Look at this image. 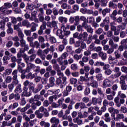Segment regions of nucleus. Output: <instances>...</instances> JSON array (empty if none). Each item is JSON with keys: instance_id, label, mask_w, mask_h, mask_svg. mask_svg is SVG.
I'll return each mask as SVG.
<instances>
[{"instance_id": "1", "label": "nucleus", "mask_w": 127, "mask_h": 127, "mask_svg": "<svg viewBox=\"0 0 127 127\" xmlns=\"http://www.w3.org/2000/svg\"><path fill=\"white\" fill-rule=\"evenodd\" d=\"M31 69H35V72H39L40 71V67L36 66L35 64L30 63L27 64V67L24 71L25 73H29Z\"/></svg>"}, {"instance_id": "2", "label": "nucleus", "mask_w": 127, "mask_h": 127, "mask_svg": "<svg viewBox=\"0 0 127 127\" xmlns=\"http://www.w3.org/2000/svg\"><path fill=\"white\" fill-rule=\"evenodd\" d=\"M10 55L11 53L8 51H6L5 52V56L3 57V62L4 65H7L8 64V60H10Z\"/></svg>"}, {"instance_id": "3", "label": "nucleus", "mask_w": 127, "mask_h": 127, "mask_svg": "<svg viewBox=\"0 0 127 127\" xmlns=\"http://www.w3.org/2000/svg\"><path fill=\"white\" fill-rule=\"evenodd\" d=\"M109 25L110 26L111 31L114 32V35H119L120 34V32L119 30H117V27H116V23L115 22H112L110 23Z\"/></svg>"}, {"instance_id": "4", "label": "nucleus", "mask_w": 127, "mask_h": 127, "mask_svg": "<svg viewBox=\"0 0 127 127\" xmlns=\"http://www.w3.org/2000/svg\"><path fill=\"white\" fill-rule=\"evenodd\" d=\"M50 122L51 124H52V126H58L60 120H59V118H57L55 117H53L51 118Z\"/></svg>"}, {"instance_id": "5", "label": "nucleus", "mask_w": 127, "mask_h": 127, "mask_svg": "<svg viewBox=\"0 0 127 127\" xmlns=\"http://www.w3.org/2000/svg\"><path fill=\"white\" fill-rule=\"evenodd\" d=\"M111 80L108 79H105L102 82V88H106L109 87H111Z\"/></svg>"}, {"instance_id": "6", "label": "nucleus", "mask_w": 127, "mask_h": 127, "mask_svg": "<svg viewBox=\"0 0 127 127\" xmlns=\"http://www.w3.org/2000/svg\"><path fill=\"white\" fill-rule=\"evenodd\" d=\"M28 88H23V92L21 94V97H30L31 96V92H28Z\"/></svg>"}, {"instance_id": "7", "label": "nucleus", "mask_w": 127, "mask_h": 127, "mask_svg": "<svg viewBox=\"0 0 127 127\" xmlns=\"http://www.w3.org/2000/svg\"><path fill=\"white\" fill-rule=\"evenodd\" d=\"M81 109H86L87 108V106H86V104H85L84 102H78L75 105V108L77 110L79 108Z\"/></svg>"}, {"instance_id": "8", "label": "nucleus", "mask_w": 127, "mask_h": 127, "mask_svg": "<svg viewBox=\"0 0 127 127\" xmlns=\"http://www.w3.org/2000/svg\"><path fill=\"white\" fill-rule=\"evenodd\" d=\"M112 116L113 118H114L115 121H121L122 119H124L125 117L124 116V114L122 113H118L116 114V117H115V114H112Z\"/></svg>"}, {"instance_id": "9", "label": "nucleus", "mask_w": 127, "mask_h": 127, "mask_svg": "<svg viewBox=\"0 0 127 127\" xmlns=\"http://www.w3.org/2000/svg\"><path fill=\"white\" fill-rule=\"evenodd\" d=\"M109 44L111 46V48H113L114 49H118L119 47V45L116 43H114V41L112 39H110L109 41Z\"/></svg>"}, {"instance_id": "10", "label": "nucleus", "mask_w": 127, "mask_h": 127, "mask_svg": "<svg viewBox=\"0 0 127 127\" xmlns=\"http://www.w3.org/2000/svg\"><path fill=\"white\" fill-rule=\"evenodd\" d=\"M21 26H26L27 28L31 27V24L27 20H24L22 22H20Z\"/></svg>"}, {"instance_id": "11", "label": "nucleus", "mask_w": 127, "mask_h": 127, "mask_svg": "<svg viewBox=\"0 0 127 127\" xmlns=\"http://www.w3.org/2000/svg\"><path fill=\"white\" fill-rule=\"evenodd\" d=\"M56 85L59 86L61 89H63L64 86L63 85V83L62 82V80L60 78H57L56 80Z\"/></svg>"}, {"instance_id": "12", "label": "nucleus", "mask_w": 127, "mask_h": 127, "mask_svg": "<svg viewBox=\"0 0 127 127\" xmlns=\"http://www.w3.org/2000/svg\"><path fill=\"white\" fill-rule=\"evenodd\" d=\"M46 37V39H48V37H49V39L50 41V42H51V43H52V44H53V43H56V38H55V37H53V36H51L50 35H46L45 36Z\"/></svg>"}, {"instance_id": "13", "label": "nucleus", "mask_w": 127, "mask_h": 127, "mask_svg": "<svg viewBox=\"0 0 127 127\" xmlns=\"http://www.w3.org/2000/svg\"><path fill=\"white\" fill-rule=\"evenodd\" d=\"M22 92V88H21V84H18L14 90V93L19 94Z\"/></svg>"}, {"instance_id": "14", "label": "nucleus", "mask_w": 127, "mask_h": 127, "mask_svg": "<svg viewBox=\"0 0 127 127\" xmlns=\"http://www.w3.org/2000/svg\"><path fill=\"white\" fill-rule=\"evenodd\" d=\"M49 88H50V87H54V85H55V78L53 77H51L49 78Z\"/></svg>"}, {"instance_id": "15", "label": "nucleus", "mask_w": 127, "mask_h": 127, "mask_svg": "<svg viewBox=\"0 0 127 127\" xmlns=\"http://www.w3.org/2000/svg\"><path fill=\"white\" fill-rule=\"evenodd\" d=\"M79 38L80 40L83 38V40H86L88 38V33L87 32H84L82 34H79Z\"/></svg>"}, {"instance_id": "16", "label": "nucleus", "mask_w": 127, "mask_h": 127, "mask_svg": "<svg viewBox=\"0 0 127 127\" xmlns=\"http://www.w3.org/2000/svg\"><path fill=\"white\" fill-rule=\"evenodd\" d=\"M58 20L61 23H63V22L64 23H67V22H68V18L63 16L59 17Z\"/></svg>"}, {"instance_id": "17", "label": "nucleus", "mask_w": 127, "mask_h": 127, "mask_svg": "<svg viewBox=\"0 0 127 127\" xmlns=\"http://www.w3.org/2000/svg\"><path fill=\"white\" fill-rule=\"evenodd\" d=\"M74 123L77 124L79 126H81V125H83V120L80 119L79 117H76L73 119Z\"/></svg>"}, {"instance_id": "18", "label": "nucleus", "mask_w": 127, "mask_h": 127, "mask_svg": "<svg viewBox=\"0 0 127 127\" xmlns=\"http://www.w3.org/2000/svg\"><path fill=\"white\" fill-rule=\"evenodd\" d=\"M98 55L102 60H106L107 59V53H104L103 51L99 52Z\"/></svg>"}, {"instance_id": "19", "label": "nucleus", "mask_w": 127, "mask_h": 127, "mask_svg": "<svg viewBox=\"0 0 127 127\" xmlns=\"http://www.w3.org/2000/svg\"><path fill=\"white\" fill-rule=\"evenodd\" d=\"M35 76H36V73L32 74V73L30 72L26 75V79L27 80H32L35 78Z\"/></svg>"}, {"instance_id": "20", "label": "nucleus", "mask_w": 127, "mask_h": 127, "mask_svg": "<svg viewBox=\"0 0 127 127\" xmlns=\"http://www.w3.org/2000/svg\"><path fill=\"white\" fill-rule=\"evenodd\" d=\"M40 125L41 127H50V123L49 122H46L45 121L43 120L40 122Z\"/></svg>"}, {"instance_id": "21", "label": "nucleus", "mask_w": 127, "mask_h": 127, "mask_svg": "<svg viewBox=\"0 0 127 127\" xmlns=\"http://www.w3.org/2000/svg\"><path fill=\"white\" fill-rule=\"evenodd\" d=\"M12 73V69L7 68L6 69L4 72L3 73V76H9Z\"/></svg>"}, {"instance_id": "22", "label": "nucleus", "mask_w": 127, "mask_h": 127, "mask_svg": "<svg viewBox=\"0 0 127 127\" xmlns=\"http://www.w3.org/2000/svg\"><path fill=\"white\" fill-rule=\"evenodd\" d=\"M30 24L31 25L30 31L32 32H34V31H36V27L38 26V24H35L34 22H32Z\"/></svg>"}, {"instance_id": "23", "label": "nucleus", "mask_w": 127, "mask_h": 127, "mask_svg": "<svg viewBox=\"0 0 127 127\" xmlns=\"http://www.w3.org/2000/svg\"><path fill=\"white\" fill-rule=\"evenodd\" d=\"M61 28L64 30V36H69L71 34V31L65 30V26L63 25L62 26Z\"/></svg>"}, {"instance_id": "24", "label": "nucleus", "mask_w": 127, "mask_h": 127, "mask_svg": "<svg viewBox=\"0 0 127 127\" xmlns=\"http://www.w3.org/2000/svg\"><path fill=\"white\" fill-rule=\"evenodd\" d=\"M22 57L24 58V60L26 64H29V56H27L26 54H23Z\"/></svg>"}, {"instance_id": "25", "label": "nucleus", "mask_w": 127, "mask_h": 127, "mask_svg": "<svg viewBox=\"0 0 127 127\" xmlns=\"http://www.w3.org/2000/svg\"><path fill=\"white\" fill-rule=\"evenodd\" d=\"M104 121L106 122V123H110L111 122V118L110 117V114L108 113H106L104 114Z\"/></svg>"}, {"instance_id": "26", "label": "nucleus", "mask_w": 127, "mask_h": 127, "mask_svg": "<svg viewBox=\"0 0 127 127\" xmlns=\"http://www.w3.org/2000/svg\"><path fill=\"white\" fill-rule=\"evenodd\" d=\"M56 35L60 38L63 39L64 38V35L62 34V31L61 30H58L57 31Z\"/></svg>"}, {"instance_id": "27", "label": "nucleus", "mask_w": 127, "mask_h": 127, "mask_svg": "<svg viewBox=\"0 0 127 127\" xmlns=\"http://www.w3.org/2000/svg\"><path fill=\"white\" fill-rule=\"evenodd\" d=\"M31 107V105H30V104L28 103L26 104L25 107H23L20 110V112H21V113H24V112H26V111H27L28 109H30Z\"/></svg>"}, {"instance_id": "28", "label": "nucleus", "mask_w": 127, "mask_h": 127, "mask_svg": "<svg viewBox=\"0 0 127 127\" xmlns=\"http://www.w3.org/2000/svg\"><path fill=\"white\" fill-rule=\"evenodd\" d=\"M29 84H30V85H33V82H30L28 80L25 81L23 83L24 86L23 88H28V86H29Z\"/></svg>"}, {"instance_id": "29", "label": "nucleus", "mask_w": 127, "mask_h": 127, "mask_svg": "<svg viewBox=\"0 0 127 127\" xmlns=\"http://www.w3.org/2000/svg\"><path fill=\"white\" fill-rule=\"evenodd\" d=\"M110 12H111L110 8H105L102 11L103 16L104 17L106 16V14H107V13H110Z\"/></svg>"}, {"instance_id": "30", "label": "nucleus", "mask_w": 127, "mask_h": 127, "mask_svg": "<svg viewBox=\"0 0 127 127\" xmlns=\"http://www.w3.org/2000/svg\"><path fill=\"white\" fill-rule=\"evenodd\" d=\"M20 27H22L20 23L19 22L17 25H14V30H16V31H17V32L18 31H21V29L20 28H19Z\"/></svg>"}, {"instance_id": "31", "label": "nucleus", "mask_w": 127, "mask_h": 127, "mask_svg": "<svg viewBox=\"0 0 127 127\" xmlns=\"http://www.w3.org/2000/svg\"><path fill=\"white\" fill-rule=\"evenodd\" d=\"M114 55L115 59H120L121 58L122 55L120 53H119L118 50H116L114 51Z\"/></svg>"}, {"instance_id": "32", "label": "nucleus", "mask_w": 127, "mask_h": 127, "mask_svg": "<svg viewBox=\"0 0 127 127\" xmlns=\"http://www.w3.org/2000/svg\"><path fill=\"white\" fill-rule=\"evenodd\" d=\"M120 84L121 90H122L123 91H126L127 88V84H126V82H121V83H120Z\"/></svg>"}, {"instance_id": "33", "label": "nucleus", "mask_w": 127, "mask_h": 127, "mask_svg": "<svg viewBox=\"0 0 127 127\" xmlns=\"http://www.w3.org/2000/svg\"><path fill=\"white\" fill-rule=\"evenodd\" d=\"M36 58V54H33L29 57V62H33L34 59Z\"/></svg>"}, {"instance_id": "34", "label": "nucleus", "mask_w": 127, "mask_h": 127, "mask_svg": "<svg viewBox=\"0 0 127 127\" xmlns=\"http://www.w3.org/2000/svg\"><path fill=\"white\" fill-rule=\"evenodd\" d=\"M87 22L88 23H93L95 22V18L93 16L88 17L87 18Z\"/></svg>"}, {"instance_id": "35", "label": "nucleus", "mask_w": 127, "mask_h": 127, "mask_svg": "<svg viewBox=\"0 0 127 127\" xmlns=\"http://www.w3.org/2000/svg\"><path fill=\"white\" fill-rule=\"evenodd\" d=\"M67 7L68 9H71V6L68 5L66 3H64L61 5V8H62V9H66Z\"/></svg>"}, {"instance_id": "36", "label": "nucleus", "mask_w": 127, "mask_h": 127, "mask_svg": "<svg viewBox=\"0 0 127 127\" xmlns=\"http://www.w3.org/2000/svg\"><path fill=\"white\" fill-rule=\"evenodd\" d=\"M95 66H96V67H100V66L103 67L105 66V63L103 62L97 61L95 63Z\"/></svg>"}, {"instance_id": "37", "label": "nucleus", "mask_w": 127, "mask_h": 127, "mask_svg": "<svg viewBox=\"0 0 127 127\" xmlns=\"http://www.w3.org/2000/svg\"><path fill=\"white\" fill-rule=\"evenodd\" d=\"M49 46H50V44L49 43H42L41 45V48H42V49H44L45 47H47V48H49Z\"/></svg>"}, {"instance_id": "38", "label": "nucleus", "mask_w": 127, "mask_h": 127, "mask_svg": "<svg viewBox=\"0 0 127 127\" xmlns=\"http://www.w3.org/2000/svg\"><path fill=\"white\" fill-rule=\"evenodd\" d=\"M90 85L92 88H98L99 85L98 84V82L96 80H94L90 83Z\"/></svg>"}, {"instance_id": "39", "label": "nucleus", "mask_w": 127, "mask_h": 127, "mask_svg": "<svg viewBox=\"0 0 127 127\" xmlns=\"http://www.w3.org/2000/svg\"><path fill=\"white\" fill-rule=\"evenodd\" d=\"M80 16H76L74 17V25H79L80 24Z\"/></svg>"}, {"instance_id": "40", "label": "nucleus", "mask_w": 127, "mask_h": 127, "mask_svg": "<svg viewBox=\"0 0 127 127\" xmlns=\"http://www.w3.org/2000/svg\"><path fill=\"white\" fill-rule=\"evenodd\" d=\"M35 8L34 5L31 3H28L27 6L26 7L27 9H29V10H33Z\"/></svg>"}, {"instance_id": "41", "label": "nucleus", "mask_w": 127, "mask_h": 127, "mask_svg": "<svg viewBox=\"0 0 127 127\" xmlns=\"http://www.w3.org/2000/svg\"><path fill=\"white\" fill-rule=\"evenodd\" d=\"M83 56V55H78L77 54H74L73 56V58L75 59V60H76V61H78V60H80L82 58V57Z\"/></svg>"}, {"instance_id": "42", "label": "nucleus", "mask_w": 127, "mask_h": 127, "mask_svg": "<svg viewBox=\"0 0 127 127\" xmlns=\"http://www.w3.org/2000/svg\"><path fill=\"white\" fill-rule=\"evenodd\" d=\"M114 102L115 103V105L118 108H120V98L118 97H116L114 98Z\"/></svg>"}, {"instance_id": "43", "label": "nucleus", "mask_w": 127, "mask_h": 127, "mask_svg": "<svg viewBox=\"0 0 127 127\" xmlns=\"http://www.w3.org/2000/svg\"><path fill=\"white\" fill-rule=\"evenodd\" d=\"M18 73V71L16 69L14 70L12 73V75L13 76L12 77V79H15V78H17L18 77V75H17Z\"/></svg>"}, {"instance_id": "44", "label": "nucleus", "mask_w": 127, "mask_h": 127, "mask_svg": "<svg viewBox=\"0 0 127 127\" xmlns=\"http://www.w3.org/2000/svg\"><path fill=\"white\" fill-rule=\"evenodd\" d=\"M108 6L110 8H117V4L114 3L113 1H110Z\"/></svg>"}, {"instance_id": "45", "label": "nucleus", "mask_w": 127, "mask_h": 127, "mask_svg": "<svg viewBox=\"0 0 127 127\" xmlns=\"http://www.w3.org/2000/svg\"><path fill=\"white\" fill-rule=\"evenodd\" d=\"M35 115H36L38 119H42V118H43V114L40 113V112H39V111H36L35 112Z\"/></svg>"}, {"instance_id": "46", "label": "nucleus", "mask_w": 127, "mask_h": 127, "mask_svg": "<svg viewBox=\"0 0 127 127\" xmlns=\"http://www.w3.org/2000/svg\"><path fill=\"white\" fill-rule=\"evenodd\" d=\"M57 75L58 76V78H60V79H62L65 76L64 73L61 72V70H59V71L57 72Z\"/></svg>"}, {"instance_id": "47", "label": "nucleus", "mask_w": 127, "mask_h": 127, "mask_svg": "<svg viewBox=\"0 0 127 127\" xmlns=\"http://www.w3.org/2000/svg\"><path fill=\"white\" fill-rule=\"evenodd\" d=\"M115 126L116 127H126L127 125H125L123 122H117Z\"/></svg>"}, {"instance_id": "48", "label": "nucleus", "mask_w": 127, "mask_h": 127, "mask_svg": "<svg viewBox=\"0 0 127 127\" xmlns=\"http://www.w3.org/2000/svg\"><path fill=\"white\" fill-rule=\"evenodd\" d=\"M96 78L97 81H103L104 80V77H103V74H97L96 76Z\"/></svg>"}, {"instance_id": "49", "label": "nucleus", "mask_w": 127, "mask_h": 127, "mask_svg": "<svg viewBox=\"0 0 127 127\" xmlns=\"http://www.w3.org/2000/svg\"><path fill=\"white\" fill-rule=\"evenodd\" d=\"M34 5V6L36 8H39V7H40V6H41V5H41V4H40L39 2H38V0H35Z\"/></svg>"}, {"instance_id": "50", "label": "nucleus", "mask_w": 127, "mask_h": 127, "mask_svg": "<svg viewBox=\"0 0 127 127\" xmlns=\"http://www.w3.org/2000/svg\"><path fill=\"white\" fill-rule=\"evenodd\" d=\"M0 27L2 30H4V28L5 27V23L3 20H1L0 22Z\"/></svg>"}, {"instance_id": "51", "label": "nucleus", "mask_w": 127, "mask_h": 127, "mask_svg": "<svg viewBox=\"0 0 127 127\" xmlns=\"http://www.w3.org/2000/svg\"><path fill=\"white\" fill-rule=\"evenodd\" d=\"M62 83L64 87L66 86V84H67V77L64 76L62 78Z\"/></svg>"}, {"instance_id": "52", "label": "nucleus", "mask_w": 127, "mask_h": 127, "mask_svg": "<svg viewBox=\"0 0 127 127\" xmlns=\"http://www.w3.org/2000/svg\"><path fill=\"white\" fill-rule=\"evenodd\" d=\"M8 88L9 89V92H12L13 89H14V85L13 83H10L8 84Z\"/></svg>"}, {"instance_id": "53", "label": "nucleus", "mask_w": 127, "mask_h": 127, "mask_svg": "<svg viewBox=\"0 0 127 127\" xmlns=\"http://www.w3.org/2000/svg\"><path fill=\"white\" fill-rule=\"evenodd\" d=\"M127 49V46L125 45H120L118 47V51L120 52L124 51V49Z\"/></svg>"}, {"instance_id": "54", "label": "nucleus", "mask_w": 127, "mask_h": 127, "mask_svg": "<svg viewBox=\"0 0 127 127\" xmlns=\"http://www.w3.org/2000/svg\"><path fill=\"white\" fill-rule=\"evenodd\" d=\"M36 111H39V112L40 113H44L45 112H46L47 111V109L44 108L43 106H41L39 108V110H36Z\"/></svg>"}, {"instance_id": "55", "label": "nucleus", "mask_w": 127, "mask_h": 127, "mask_svg": "<svg viewBox=\"0 0 127 127\" xmlns=\"http://www.w3.org/2000/svg\"><path fill=\"white\" fill-rule=\"evenodd\" d=\"M12 84H14L15 86H16V85H19V81L18 80V79L12 78Z\"/></svg>"}, {"instance_id": "56", "label": "nucleus", "mask_w": 127, "mask_h": 127, "mask_svg": "<svg viewBox=\"0 0 127 127\" xmlns=\"http://www.w3.org/2000/svg\"><path fill=\"white\" fill-rule=\"evenodd\" d=\"M53 69H54V70H55V71H56L57 72L61 70L60 67H59V65H58L57 64L53 65Z\"/></svg>"}, {"instance_id": "57", "label": "nucleus", "mask_w": 127, "mask_h": 127, "mask_svg": "<svg viewBox=\"0 0 127 127\" xmlns=\"http://www.w3.org/2000/svg\"><path fill=\"white\" fill-rule=\"evenodd\" d=\"M18 35L20 37V39H23L24 37V34L22 32V31L21 30L20 31H18Z\"/></svg>"}, {"instance_id": "58", "label": "nucleus", "mask_w": 127, "mask_h": 127, "mask_svg": "<svg viewBox=\"0 0 127 127\" xmlns=\"http://www.w3.org/2000/svg\"><path fill=\"white\" fill-rule=\"evenodd\" d=\"M88 50H92L95 51V43H92L88 47Z\"/></svg>"}, {"instance_id": "59", "label": "nucleus", "mask_w": 127, "mask_h": 127, "mask_svg": "<svg viewBox=\"0 0 127 127\" xmlns=\"http://www.w3.org/2000/svg\"><path fill=\"white\" fill-rule=\"evenodd\" d=\"M24 33H25L26 36H31V31L30 30H24Z\"/></svg>"}, {"instance_id": "60", "label": "nucleus", "mask_w": 127, "mask_h": 127, "mask_svg": "<svg viewBox=\"0 0 127 127\" xmlns=\"http://www.w3.org/2000/svg\"><path fill=\"white\" fill-rule=\"evenodd\" d=\"M85 29L87 31V32H89V33H93V32H94V30L93 29V28H92V26H91V25H89L88 27Z\"/></svg>"}, {"instance_id": "61", "label": "nucleus", "mask_w": 127, "mask_h": 127, "mask_svg": "<svg viewBox=\"0 0 127 127\" xmlns=\"http://www.w3.org/2000/svg\"><path fill=\"white\" fill-rule=\"evenodd\" d=\"M12 81V77H11V76H7L5 79L6 83H7L8 84L11 83Z\"/></svg>"}, {"instance_id": "62", "label": "nucleus", "mask_w": 127, "mask_h": 127, "mask_svg": "<svg viewBox=\"0 0 127 127\" xmlns=\"http://www.w3.org/2000/svg\"><path fill=\"white\" fill-rule=\"evenodd\" d=\"M91 58H92V59H98L99 56L98 55V53H94L92 54Z\"/></svg>"}, {"instance_id": "63", "label": "nucleus", "mask_w": 127, "mask_h": 127, "mask_svg": "<svg viewBox=\"0 0 127 127\" xmlns=\"http://www.w3.org/2000/svg\"><path fill=\"white\" fill-rule=\"evenodd\" d=\"M57 62L59 65H62L63 64V59L62 57H59L57 59Z\"/></svg>"}, {"instance_id": "64", "label": "nucleus", "mask_w": 127, "mask_h": 127, "mask_svg": "<svg viewBox=\"0 0 127 127\" xmlns=\"http://www.w3.org/2000/svg\"><path fill=\"white\" fill-rule=\"evenodd\" d=\"M121 72L125 73V74H127V67L122 66L121 67Z\"/></svg>"}]
</instances>
